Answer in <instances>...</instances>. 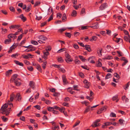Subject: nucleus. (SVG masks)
Listing matches in <instances>:
<instances>
[{"label": "nucleus", "mask_w": 130, "mask_h": 130, "mask_svg": "<svg viewBox=\"0 0 130 130\" xmlns=\"http://www.w3.org/2000/svg\"><path fill=\"white\" fill-rule=\"evenodd\" d=\"M11 40L10 39H7L5 41L4 43L5 44H7L8 43L10 42H11Z\"/></svg>", "instance_id": "nucleus-28"}, {"label": "nucleus", "mask_w": 130, "mask_h": 130, "mask_svg": "<svg viewBox=\"0 0 130 130\" xmlns=\"http://www.w3.org/2000/svg\"><path fill=\"white\" fill-rule=\"evenodd\" d=\"M97 39V37L94 36L92 37V38L90 39V40L91 41H92L93 40L96 41Z\"/></svg>", "instance_id": "nucleus-20"}, {"label": "nucleus", "mask_w": 130, "mask_h": 130, "mask_svg": "<svg viewBox=\"0 0 130 130\" xmlns=\"http://www.w3.org/2000/svg\"><path fill=\"white\" fill-rule=\"evenodd\" d=\"M54 108L53 107H49L48 109V110L49 111H53Z\"/></svg>", "instance_id": "nucleus-44"}, {"label": "nucleus", "mask_w": 130, "mask_h": 130, "mask_svg": "<svg viewBox=\"0 0 130 130\" xmlns=\"http://www.w3.org/2000/svg\"><path fill=\"white\" fill-rule=\"evenodd\" d=\"M10 48V50L8 51V53H10L12 52V51L13 49H14L15 47L14 46H12Z\"/></svg>", "instance_id": "nucleus-39"}, {"label": "nucleus", "mask_w": 130, "mask_h": 130, "mask_svg": "<svg viewBox=\"0 0 130 130\" xmlns=\"http://www.w3.org/2000/svg\"><path fill=\"white\" fill-rule=\"evenodd\" d=\"M18 76V75L17 74H14L12 76V79H13L14 80L16 79V78Z\"/></svg>", "instance_id": "nucleus-33"}, {"label": "nucleus", "mask_w": 130, "mask_h": 130, "mask_svg": "<svg viewBox=\"0 0 130 130\" xmlns=\"http://www.w3.org/2000/svg\"><path fill=\"white\" fill-rule=\"evenodd\" d=\"M73 87H74V88L73 89V90H76L78 91H80L79 89H77V88H78V87L77 86L74 85L73 86Z\"/></svg>", "instance_id": "nucleus-36"}, {"label": "nucleus", "mask_w": 130, "mask_h": 130, "mask_svg": "<svg viewBox=\"0 0 130 130\" xmlns=\"http://www.w3.org/2000/svg\"><path fill=\"white\" fill-rule=\"evenodd\" d=\"M38 38L43 41H45L47 39V37L43 35L39 36Z\"/></svg>", "instance_id": "nucleus-7"}, {"label": "nucleus", "mask_w": 130, "mask_h": 130, "mask_svg": "<svg viewBox=\"0 0 130 130\" xmlns=\"http://www.w3.org/2000/svg\"><path fill=\"white\" fill-rule=\"evenodd\" d=\"M8 107V104H5L1 107L0 109V113L3 114H5L7 108Z\"/></svg>", "instance_id": "nucleus-1"}, {"label": "nucleus", "mask_w": 130, "mask_h": 130, "mask_svg": "<svg viewBox=\"0 0 130 130\" xmlns=\"http://www.w3.org/2000/svg\"><path fill=\"white\" fill-rule=\"evenodd\" d=\"M29 85L30 87L33 89H35V83L33 81H30L29 84Z\"/></svg>", "instance_id": "nucleus-2"}, {"label": "nucleus", "mask_w": 130, "mask_h": 130, "mask_svg": "<svg viewBox=\"0 0 130 130\" xmlns=\"http://www.w3.org/2000/svg\"><path fill=\"white\" fill-rule=\"evenodd\" d=\"M113 58L112 57L110 56L109 55H108L107 56L105 57L104 58H103L102 59L103 60H107V59H110Z\"/></svg>", "instance_id": "nucleus-16"}, {"label": "nucleus", "mask_w": 130, "mask_h": 130, "mask_svg": "<svg viewBox=\"0 0 130 130\" xmlns=\"http://www.w3.org/2000/svg\"><path fill=\"white\" fill-rule=\"evenodd\" d=\"M58 61L60 62H62L63 61L62 57H58Z\"/></svg>", "instance_id": "nucleus-38"}, {"label": "nucleus", "mask_w": 130, "mask_h": 130, "mask_svg": "<svg viewBox=\"0 0 130 130\" xmlns=\"http://www.w3.org/2000/svg\"><path fill=\"white\" fill-rule=\"evenodd\" d=\"M62 79L64 83L66 84V76L64 75L62 76Z\"/></svg>", "instance_id": "nucleus-37"}, {"label": "nucleus", "mask_w": 130, "mask_h": 130, "mask_svg": "<svg viewBox=\"0 0 130 130\" xmlns=\"http://www.w3.org/2000/svg\"><path fill=\"white\" fill-rule=\"evenodd\" d=\"M20 27L19 25H12L10 26V28H11L17 29L18 28Z\"/></svg>", "instance_id": "nucleus-8"}, {"label": "nucleus", "mask_w": 130, "mask_h": 130, "mask_svg": "<svg viewBox=\"0 0 130 130\" xmlns=\"http://www.w3.org/2000/svg\"><path fill=\"white\" fill-rule=\"evenodd\" d=\"M15 98L17 99L19 101H21L22 98L21 96V95L19 93H18L15 96Z\"/></svg>", "instance_id": "nucleus-5"}, {"label": "nucleus", "mask_w": 130, "mask_h": 130, "mask_svg": "<svg viewBox=\"0 0 130 130\" xmlns=\"http://www.w3.org/2000/svg\"><path fill=\"white\" fill-rule=\"evenodd\" d=\"M79 75L82 78H83L84 77V74L82 72H80L79 73Z\"/></svg>", "instance_id": "nucleus-62"}, {"label": "nucleus", "mask_w": 130, "mask_h": 130, "mask_svg": "<svg viewBox=\"0 0 130 130\" xmlns=\"http://www.w3.org/2000/svg\"><path fill=\"white\" fill-rule=\"evenodd\" d=\"M110 116L111 117H116V114L112 112L110 114Z\"/></svg>", "instance_id": "nucleus-42"}, {"label": "nucleus", "mask_w": 130, "mask_h": 130, "mask_svg": "<svg viewBox=\"0 0 130 130\" xmlns=\"http://www.w3.org/2000/svg\"><path fill=\"white\" fill-rule=\"evenodd\" d=\"M51 47L50 46H49L47 47L46 48L45 50L46 51L48 52V51L51 50Z\"/></svg>", "instance_id": "nucleus-54"}, {"label": "nucleus", "mask_w": 130, "mask_h": 130, "mask_svg": "<svg viewBox=\"0 0 130 130\" xmlns=\"http://www.w3.org/2000/svg\"><path fill=\"white\" fill-rule=\"evenodd\" d=\"M27 69L30 71H32L33 70V68L32 67L30 66L27 67Z\"/></svg>", "instance_id": "nucleus-46"}, {"label": "nucleus", "mask_w": 130, "mask_h": 130, "mask_svg": "<svg viewBox=\"0 0 130 130\" xmlns=\"http://www.w3.org/2000/svg\"><path fill=\"white\" fill-rule=\"evenodd\" d=\"M66 29H67V28H62L61 29H59L58 30V32H62L66 30Z\"/></svg>", "instance_id": "nucleus-25"}, {"label": "nucleus", "mask_w": 130, "mask_h": 130, "mask_svg": "<svg viewBox=\"0 0 130 130\" xmlns=\"http://www.w3.org/2000/svg\"><path fill=\"white\" fill-rule=\"evenodd\" d=\"M10 10L13 12H14L15 11L14 8L12 7H11L9 8Z\"/></svg>", "instance_id": "nucleus-56"}, {"label": "nucleus", "mask_w": 130, "mask_h": 130, "mask_svg": "<svg viewBox=\"0 0 130 130\" xmlns=\"http://www.w3.org/2000/svg\"><path fill=\"white\" fill-rule=\"evenodd\" d=\"M77 12L75 10H73L72 13V16L73 17H75L76 15Z\"/></svg>", "instance_id": "nucleus-23"}, {"label": "nucleus", "mask_w": 130, "mask_h": 130, "mask_svg": "<svg viewBox=\"0 0 130 130\" xmlns=\"http://www.w3.org/2000/svg\"><path fill=\"white\" fill-rule=\"evenodd\" d=\"M75 58L76 59L74 60V62L76 64H79L81 63V61L77 59V56H76Z\"/></svg>", "instance_id": "nucleus-10"}, {"label": "nucleus", "mask_w": 130, "mask_h": 130, "mask_svg": "<svg viewBox=\"0 0 130 130\" xmlns=\"http://www.w3.org/2000/svg\"><path fill=\"white\" fill-rule=\"evenodd\" d=\"M112 76L111 74L110 73H108L105 76V79H108L110 77Z\"/></svg>", "instance_id": "nucleus-22"}, {"label": "nucleus", "mask_w": 130, "mask_h": 130, "mask_svg": "<svg viewBox=\"0 0 130 130\" xmlns=\"http://www.w3.org/2000/svg\"><path fill=\"white\" fill-rule=\"evenodd\" d=\"M65 34L66 37H68L69 38H70L71 36V35L70 33L66 32Z\"/></svg>", "instance_id": "nucleus-32"}, {"label": "nucleus", "mask_w": 130, "mask_h": 130, "mask_svg": "<svg viewBox=\"0 0 130 130\" xmlns=\"http://www.w3.org/2000/svg\"><path fill=\"white\" fill-rule=\"evenodd\" d=\"M19 55V54L17 53L13 54L11 55V57H12L16 58Z\"/></svg>", "instance_id": "nucleus-48"}, {"label": "nucleus", "mask_w": 130, "mask_h": 130, "mask_svg": "<svg viewBox=\"0 0 130 130\" xmlns=\"http://www.w3.org/2000/svg\"><path fill=\"white\" fill-rule=\"evenodd\" d=\"M15 97V95L14 94H12L10 95V101L11 102H12L13 101V100Z\"/></svg>", "instance_id": "nucleus-19"}, {"label": "nucleus", "mask_w": 130, "mask_h": 130, "mask_svg": "<svg viewBox=\"0 0 130 130\" xmlns=\"http://www.w3.org/2000/svg\"><path fill=\"white\" fill-rule=\"evenodd\" d=\"M12 71V70H10L6 71V76L8 75L9 74H11V73Z\"/></svg>", "instance_id": "nucleus-24"}, {"label": "nucleus", "mask_w": 130, "mask_h": 130, "mask_svg": "<svg viewBox=\"0 0 130 130\" xmlns=\"http://www.w3.org/2000/svg\"><path fill=\"white\" fill-rule=\"evenodd\" d=\"M107 4L106 3H104L102 4L99 7V10H102L105 9V8L107 7Z\"/></svg>", "instance_id": "nucleus-3"}, {"label": "nucleus", "mask_w": 130, "mask_h": 130, "mask_svg": "<svg viewBox=\"0 0 130 130\" xmlns=\"http://www.w3.org/2000/svg\"><path fill=\"white\" fill-rule=\"evenodd\" d=\"M11 111V108H9L7 109L6 110V111L5 113L6 116H8L9 115V113Z\"/></svg>", "instance_id": "nucleus-14"}, {"label": "nucleus", "mask_w": 130, "mask_h": 130, "mask_svg": "<svg viewBox=\"0 0 130 130\" xmlns=\"http://www.w3.org/2000/svg\"><path fill=\"white\" fill-rule=\"evenodd\" d=\"M102 66V63L99 61H98V63L97 64V67H101Z\"/></svg>", "instance_id": "nucleus-45"}, {"label": "nucleus", "mask_w": 130, "mask_h": 130, "mask_svg": "<svg viewBox=\"0 0 130 130\" xmlns=\"http://www.w3.org/2000/svg\"><path fill=\"white\" fill-rule=\"evenodd\" d=\"M107 108V106H105L100 109H101L103 112H105Z\"/></svg>", "instance_id": "nucleus-26"}, {"label": "nucleus", "mask_w": 130, "mask_h": 130, "mask_svg": "<svg viewBox=\"0 0 130 130\" xmlns=\"http://www.w3.org/2000/svg\"><path fill=\"white\" fill-rule=\"evenodd\" d=\"M79 57L82 61H85L87 60L86 59L84 58L82 56L79 55Z\"/></svg>", "instance_id": "nucleus-30"}, {"label": "nucleus", "mask_w": 130, "mask_h": 130, "mask_svg": "<svg viewBox=\"0 0 130 130\" xmlns=\"http://www.w3.org/2000/svg\"><path fill=\"white\" fill-rule=\"evenodd\" d=\"M60 95V93L58 92H55L53 94V95L55 96H58Z\"/></svg>", "instance_id": "nucleus-51"}, {"label": "nucleus", "mask_w": 130, "mask_h": 130, "mask_svg": "<svg viewBox=\"0 0 130 130\" xmlns=\"http://www.w3.org/2000/svg\"><path fill=\"white\" fill-rule=\"evenodd\" d=\"M31 8L30 6H29L25 10V11L26 12H29Z\"/></svg>", "instance_id": "nucleus-57"}, {"label": "nucleus", "mask_w": 130, "mask_h": 130, "mask_svg": "<svg viewBox=\"0 0 130 130\" xmlns=\"http://www.w3.org/2000/svg\"><path fill=\"white\" fill-rule=\"evenodd\" d=\"M73 47L74 48L76 49H78L79 48L78 46L76 44H74L73 45Z\"/></svg>", "instance_id": "nucleus-64"}, {"label": "nucleus", "mask_w": 130, "mask_h": 130, "mask_svg": "<svg viewBox=\"0 0 130 130\" xmlns=\"http://www.w3.org/2000/svg\"><path fill=\"white\" fill-rule=\"evenodd\" d=\"M8 38L9 39L13 38L14 39H15L16 38L17 36H15L14 34H11L8 35Z\"/></svg>", "instance_id": "nucleus-6"}, {"label": "nucleus", "mask_w": 130, "mask_h": 130, "mask_svg": "<svg viewBox=\"0 0 130 130\" xmlns=\"http://www.w3.org/2000/svg\"><path fill=\"white\" fill-rule=\"evenodd\" d=\"M23 34L24 33H22L21 34L20 36H18L17 39V41H19L21 39L23 35Z\"/></svg>", "instance_id": "nucleus-34"}, {"label": "nucleus", "mask_w": 130, "mask_h": 130, "mask_svg": "<svg viewBox=\"0 0 130 130\" xmlns=\"http://www.w3.org/2000/svg\"><path fill=\"white\" fill-rule=\"evenodd\" d=\"M67 19L66 16L65 14H63L62 18V20L63 21H64Z\"/></svg>", "instance_id": "nucleus-21"}, {"label": "nucleus", "mask_w": 130, "mask_h": 130, "mask_svg": "<svg viewBox=\"0 0 130 130\" xmlns=\"http://www.w3.org/2000/svg\"><path fill=\"white\" fill-rule=\"evenodd\" d=\"M80 122L79 120L77 121L75 123V124L73 126V127H74L78 125L80 123Z\"/></svg>", "instance_id": "nucleus-27"}, {"label": "nucleus", "mask_w": 130, "mask_h": 130, "mask_svg": "<svg viewBox=\"0 0 130 130\" xmlns=\"http://www.w3.org/2000/svg\"><path fill=\"white\" fill-rule=\"evenodd\" d=\"M14 63L17 64L19 66H23V64L22 63V62H20L19 61L15 60L14 61Z\"/></svg>", "instance_id": "nucleus-13"}, {"label": "nucleus", "mask_w": 130, "mask_h": 130, "mask_svg": "<svg viewBox=\"0 0 130 130\" xmlns=\"http://www.w3.org/2000/svg\"><path fill=\"white\" fill-rule=\"evenodd\" d=\"M90 106H89L86 108L85 110L84 111V113H86L89 111L90 109Z\"/></svg>", "instance_id": "nucleus-41"}, {"label": "nucleus", "mask_w": 130, "mask_h": 130, "mask_svg": "<svg viewBox=\"0 0 130 130\" xmlns=\"http://www.w3.org/2000/svg\"><path fill=\"white\" fill-rule=\"evenodd\" d=\"M102 48H99L98 50H97V53L99 56H101L102 55Z\"/></svg>", "instance_id": "nucleus-15"}, {"label": "nucleus", "mask_w": 130, "mask_h": 130, "mask_svg": "<svg viewBox=\"0 0 130 130\" xmlns=\"http://www.w3.org/2000/svg\"><path fill=\"white\" fill-rule=\"evenodd\" d=\"M82 103L83 104H85L86 106H87L89 104V103L86 101H84Z\"/></svg>", "instance_id": "nucleus-47"}, {"label": "nucleus", "mask_w": 130, "mask_h": 130, "mask_svg": "<svg viewBox=\"0 0 130 130\" xmlns=\"http://www.w3.org/2000/svg\"><path fill=\"white\" fill-rule=\"evenodd\" d=\"M114 76L118 78H120V76L117 73H114Z\"/></svg>", "instance_id": "nucleus-60"}, {"label": "nucleus", "mask_w": 130, "mask_h": 130, "mask_svg": "<svg viewBox=\"0 0 130 130\" xmlns=\"http://www.w3.org/2000/svg\"><path fill=\"white\" fill-rule=\"evenodd\" d=\"M20 18H21L23 22H24L26 20V18L24 17L23 14H21L20 16Z\"/></svg>", "instance_id": "nucleus-18"}, {"label": "nucleus", "mask_w": 130, "mask_h": 130, "mask_svg": "<svg viewBox=\"0 0 130 130\" xmlns=\"http://www.w3.org/2000/svg\"><path fill=\"white\" fill-rule=\"evenodd\" d=\"M36 67L39 71L41 73L42 72V69L40 66L39 64H37Z\"/></svg>", "instance_id": "nucleus-9"}, {"label": "nucleus", "mask_w": 130, "mask_h": 130, "mask_svg": "<svg viewBox=\"0 0 130 130\" xmlns=\"http://www.w3.org/2000/svg\"><path fill=\"white\" fill-rule=\"evenodd\" d=\"M59 70L61 72L63 73H64L65 72V70L63 68H60L59 69Z\"/></svg>", "instance_id": "nucleus-49"}, {"label": "nucleus", "mask_w": 130, "mask_h": 130, "mask_svg": "<svg viewBox=\"0 0 130 130\" xmlns=\"http://www.w3.org/2000/svg\"><path fill=\"white\" fill-rule=\"evenodd\" d=\"M47 63V62L46 61H45L43 62V64L42 65V66L43 69H45Z\"/></svg>", "instance_id": "nucleus-17"}, {"label": "nucleus", "mask_w": 130, "mask_h": 130, "mask_svg": "<svg viewBox=\"0 0 130 130\" xmlns=\"http://www.w3.org/2000/svg\"><path fill=\"white\" fill-rule=\"evenodd\" d=\"M2 118L3 121L4 122H6L8 120V118L5 117V116H4L2 117Z\"/></svg>", "instance_id": "nucleus-29"}, {"label": "nucleus", "mask_w": 130, "mask_h": 130, "mask_svg": "<svg viewBox=\"0 0 130 130\" xmlns=\"http://www.w3.org/2000/svg\"><path fill=\"white\" fill-rule=\"evenodd\" d=\"M119 121L120 124L122 125L123 124V122L124 121L122 119H120L119 120Z\"/></svg>", "instance_id": "nucleus-50"}, {"label": "nucleus", "mask_w": 130, "mask_h": 130, "mask_svg": "<svg viewBox=\"0 0 130 130\" xmlns=\"http://www.w3.org/2000/svg\"><path fill=\"white\" fill-rule=\"evenodd\" d=\"M65 56L67 59L70 58L71 57L70 56L68 53H67L66 54H65Z\"/></svg>", "instance_id": "nucleus-63"}, {"label": "nucleus", "mask_w": 130, "mask_h": 130, "mask_svg": "<svg viewBox=\"0 0 130 130\" xmlns=\"http://www.w3.org/2000/svg\"><path fill=\"white\" fill-rule=\"evenodd\" d=\"M85 47V49L87 50L88 52H90L91 51L89 45H86Z\"/></svg>", "instance_id": "nucleus-12"}, {"label": "nucleus", "mask_w": 130, "mask_h": 130, "mask_svg": "<svg viewBox=\"0 0 130 130\" xmlns=\"http://www.w3.org/2000/svg\"><path fill=\"white\" fill-rule=\"evenodd\" d=\"M53 14L50 16V18L48 19L47 20L48 22H49L53 20Z\"/></svg>", "instance_id": "nucleus-53"}, {"label": "nucleus", "mask_w": 130, "mask_h": 130, "mask_svg": "<svg viewBox=\"0 0 130 130\" xmlns=\"http://www.w3.org/2000/svg\"><path fill=\"white\" fill-rule=\"evenodd\" d=\"M91 28L94 29H96L99 28V26L98 23H95L92 24V26H90Z\"/></svg>", "instance_id": "nucleus-4"}, {"label": "nucleus", "mask_w": 130, "mask_h": 130, "mask_svg": "<svg viewBox=\"0 0 130 130\" xmlns=\"http://www.w3.org/2000/svg\"><path fill=\"white\" fill-rule=\"evenodd\" d=\"M100 33L104 36H105L106 34V32L104 31H101L100 32Z\"/></svg>", "instance_id": "nucleus-61"}, {"label": "nucleus", "mask_w": 130, "mask_h": 130, "mask_svg": "<svg viewBox=\"0 0 130 130\" xmlns=\"http://www.w3.org/2000/svg\"><path fill=\"white\" fill-rule=\"evenodd\" d=\"M40 4V2L39 1L37 2L36 3H35L34 6V7H36V6H38Z\"/></svg>", "instance_id": "nucleus-35"}, {"label": "nucleus", "mask_w": 130, "mask_h": 130, "mask_svg": "<svg viewBox=\"0 0 130 130\" xmlns=\"http://www.w3.org/2000/svg\"><path fill=\"white\" fill-rule=\"evenodd\" d=\"M31 42L32 44L35 45H37L38 44L37 42L33 40H31Z\"/></svg>", "instance_id": "nucleus-31"}, {"label": "nucleus", "mask_w": 130, "mask_h": 130, "mask_svg": "<svg viewBox=\"0 0 130 130\" xmlns=\"http://www.w3.org/2000/svg\"><path fill=\"white\" fill-rule=\"evenodd\" d=\"M19 79L18 78H17L14 81V83H15V85L17 86H20L21 85V83L18 81V80Z\"/></svg>", "instance_id": "nucleus-11"}, {"label": "nucleus", "mask_w": 130, "mask_h": 130, "mask_svg": "<svg viewBox=\"0 0 130 130\" xmlns=\"http://www.w3.org/2000/svg\"><path fill=\"white\" fill-rule=\"evenodd\" d=\"M34 107L36 108L38 110H40V106L39 105H37L35 106Z\"/></svg>", "instance_id": "nucleus-59"}, {"label": "nucleus", "mask_w": 130, "mask_h": 130, "mask_svg": "<svg viewBox=\"0 0 130 130\" xmlns=\"http://www.w3.org/2000/svg\"><path fill=\"white\" fill-rule=\"evenodd\" d=\"M89 27H90V26H82L81 27V29H82V30L87 29Z\"/></svg>", "instance_id": "nucleus-40"}, {"label": "nucleus", "mask_w": 130, "mask_h": 130, "mask_svg": "<svg viewBox=\"0 0 130 130\" xmlns=\"http://www.w3.org/2000/svg\"><path fill=\"white\" fill-rule=\"evenodd\" d=\"M129 82H128V83H127V84L125 85L126 86L124 88L126 90L127 89H128L129 86Z\"/></svg>", "instance_id": "nucleus-52"}, {"label": "nucleus", "mask_w": 130, "mask_h": 130, "mask_svg": "<svg viewBox=\"0 0 130 130\" xmlns=\"http://www.w3.org/2000/svg\"><path fill=\"white\" fill-rule=\"evenodd\" d=\"M65 60L66 62L68 63H69L70 62H71L73 61L72 60L70 59V58L66 59Z\"/></svg>", "instance_id": "nucleus-43"}, {"label": "nucleus", "mask_w": 130, "mask_h": 130, "mask_svg": "<svg viewBox=\"0 0 130 130\" xmlns=\"http://www.w3.org/2000/svg\"><path fill=\"white\" fill-rule=\"evenodd\" d=\"M104 124H106L107 126L110 125L112 124V123L111 122H107L105 123Z\"/></svg>", "instance_id": "nucleus-58"}, {"label": "nucleus", "mask_w": 130, "mask_h": 130, "mask_svg": "<svg viewBox=\"0 0 130 130\" xmlns=\"http://www.w3.org/2000/svg\"><path fill=\"white\" fill-rule=\"evenodd\" d=\"M24 62L27 65H29L30 64L29 61L26 60H25L24 61Z\"/></svg>", "instance_id": "nucleus-55"}]
</instances>
